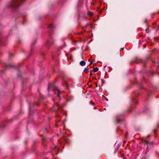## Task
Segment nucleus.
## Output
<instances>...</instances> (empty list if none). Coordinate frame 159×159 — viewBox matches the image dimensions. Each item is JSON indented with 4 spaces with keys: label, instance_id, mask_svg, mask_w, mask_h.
Masks as SVG:
<instances>
[{
    "label": "nucleus",
    "instance_id": "obj_10",
    "mask_svg": "<svg viewBox=\"0 0 159 159\" xmlns=\"http://www.w3.org/2000/svg\"><path fill=\"white\" fill-rule=\"evenodd\" d=\"M92 75H93V73H92L90 72V76H91Z\"/></svg>",
    "mask_w": 159,
    "mask_h": 159
},
{
    "label": "nucleus",
    "instance_id": "obj_9",
    "mask_svg": "<svg viewBox=\"0 0 159 159\" xmlns=\"http://www.w3.org/2000/svg\"><path fill=\"white\" fill-rule=\"evenodd\" d=\"M146 32L147 33H148L149 32V30L148 29H146Z\"/></svg>",
    "mask_w": 159,
    "mask_h": 159
},
{
    "label": "nucleus",
    "instance_id": "obj_7",
    "mask_svg": "<svg viewBox=\"0 0 159 159\" xmlns=\"http://www.w3.org/2000/svg\"><path fill=\"white\" fill-rule=\"evenodd\" d=\"M61 108V107H60V108ZM55 108L56 110V109H59V107H58V105H57L55 107Z\"/></svg>",
    "mask_w": 159,
    "mask_h": 159
},
{
    "label": "nucleus",
    "instance_id": "obj_5",
    "mask_svg": "<svg viewBox=\"0 0 159 159\" xmlns=\"http://www.w3.org/2000/svg\"><path fill=\"white\" fill-rule=\"evenodd\" d=\"M98 70V69L97 67L94 68L93 70L94 72H96Z\"/></svg>",
    "mask_w": 159,
    "mask_h": 159
},
{
    "label": "nucleus",
    "instance_id": "obj_4",
    "mask_svg": "<svg viewBox=\"0 0 159 159\" xmlns=\"http://www.w3.org/2000/svg\"><path fill=\"white\" fill-rule=\"evenodd\" d=\"M84 72L86 74H87L89 72V69L87 68H85L84 70Z\"/></svg>",
    "mask_w": 159,
    "mask_h": 159
},
{
    "label": "nucleus",
    "instance_id": "obj_2",
    "mask_svg": "<svg viewBox=\"0 0 159 159\" xmlns=\"http://www.w3.org/2000/svg\"><path fill=\"white\" fill-rule=\"evenodd\" d=\"M53 91L55 93L56 92V91H57V96L59 97V94L60 93V92L58 89H57V88L56 87L55 88H54L52 89Z\"/></svg>",
    "mask_w": 159,
    "mask_h": 159
},
{
    "label": "nucleus",
    "instance_id": "obj_6",
    "mask_svg": "<svg viewBox=\"0 0 159 159\" xmlns=\"http://www.w3.org/2000/svg\"><path fill=\"white\" fill-rule=\"evenodd\" d=\"M88 15L89 16L91 17L93 15V13L91 12H89L88 13Z\"/></svg>",
    "mask_w": 159,
    "mask_h": 159
},
{
    "label": "nucleus",
    "instance_id": "obj_3",
    "mask_svg": "<svg viewBox=\"0 0 159 159\" xmlns=\"http://www.w3.org/2000/svg\"><path fill=\"white\" fill-rule=\"evenodd\" d=\"M86 63L84 61H81L80 62V64L81 66H84L85 65Z\"/></svg>",
    "mask_w": 159,
    "mask_h": 159
},
{
    "label": "nucleus",
    "instance_id": "obj_1",
    "mask_svg": "<svg viewBox=\"0 0 159 159\" xmlns=\"http://www.w3.org/2000/svg\"><path fill=\"white\" fill-rule=\"evenodd\" d=\"M25 0H12L11 7H16L19 6L21 2Z\"/></svg>",
    "mask_w": 159,
    "mask_h": 159
},
{
    "label": "nucleus",
    "instance_id": "obj_11",
    "mask_svg": "<svg viewBox=\"0 0 159 159\" xmlns=\"http://www.w3.org/2000/svg\"><path fill=\"white\" fill-rule=\"evenodd\" d=\"M50 86H48V90H50Z\"/></svg>",
    "mask_w": 159,
    "mask_h": 159
},
{
    "label": "nucleus",
    "instance_id": "obj_8",
    "mask_svg": "<svg viewBox=\"0 0 159 159\" xmlns=\"http://www.w3.org/2000/svg\"><path fill=\"white\" fill-rule=\"evenodd\" d=\"M53 27L52 25H50L48 26V28H52Z\"/></svg>",
    "mask_w": 159,
    "mask_h": 159
},
{
    "label": "nucleus",
    "instance_id": "obj_12",
    "mask_svg": "<svg viewBox=\"0 0 159 159\" xmlns=\"http://www.w3.org/2000/svg\"><path fill=\"white\" fill-rule=\"evenodd\" d=\"M147 20H146L145 21V23H147Z\"/></svg>",
    "mask_w": 159,
    "mask_h": 159
}]
</instances>
